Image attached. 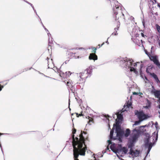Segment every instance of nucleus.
<instances>
[{
  "mask_svg": "<svg viewBox=\"0 0 160 160\" xmlns=\"http://www.w3.org/2000/svg\"><path fill=\"white\" fill-rule=\"evenodd\" d=\"M77 130L75 128L72 129V133L70 138L69 141L72 143L73 147V155L75 160H79L78 157L79 155L85 156V152L87 150L86 146L85 143V138L83 136L82 133V131L81 132V134L75 138L74 134L76 133Z\"/></svg>",
  "mask_w": 160,
  "mask_h": 160,
  "instance_id": "f257e3e1",
  "label": "nucleus"
},
{
  "mask_svg": "<svg viewBox=\"0 0 160 160\" xmlns=\"http://www.w3.org/2000/svg\"><path fill=\"white\" fill-rule=\"evenodd\" d=\"M116 61L119 62L120 66L125 70L131 72H133L136 74H138V72L136 68L133 66L131 65V63L133 61V60L132 58L127 57L118 58Z\"/></svg>",
  "mask_w": 160,
  "mask_h": 160,
  "instance_id": "f03ea898",
  "label": "nucleus"
},
{
  "mask_svg": "<svg viewBox=\"0 0 160 160\" xmlns=\"http://www.w3.org/2000/svg\"><path fill=\"white\" fill-rule=\"evenodd\" d=\"M114 5H113L112 10L113 12V17H115V20H118L119 18L123 22L125 20L124 14L122 12L121 7H120V4L117 1H115Z\"/></svg>",
  "mask_w": 160,
  "mask_h": 160,
  "instance_id": "7ed1b4c3",
  "label": "nucleus"
},
{
  "mask_svg": "<svg viewBox=\"0 0 160 160\" xmlns=\"http://www.w3.org/2000/svg\"><path fill=\"white\" fill-rule=\"evenodd\" d=\"M141 133L139 129L135 128L132 130V136L129 138L128 146H134Z\"/></svg>",
  "mask_w": 160,
  "mask_h": 160,
  "instance_id": "20e7f679",
  "label": "nucleus"
},
{
  "mask_svg": "<svg viewBox=\"0 0 160 160\" xmlns=\"http://www.w3.org/2000/svg\"><path fill=\"white\" fill-rule=\"evenodd\" d=\"M113 128H115L117 139L120 141H122V138L124 137V130L122 128L120 125H118L116 126H113Z\"/></svg>",
  "mask_w": 160,
  "mask_h": 160,
  "instance_id": "39448f33",
  "label": "nucleus"
},
{
  "mask_svg": "<svg viewBox=\"0 0 160 160\" xmlns=\"http://www.w3.org/2000/svg\"><path fill=\"white\" fill-rule=\"evenodd\" d=\"M92 67H89L83 72L79 73V77L82 79H86L88 77H90L92 71Z\"/></svg>",
  "mask_w": 160,
  "mask_h": 160,
  "instance_id": "423d86ee",
  "label": "nucleus"
},
{
  "mask_svg": "<svg viewBox=\"0 0 160 160\" xmlns=\"http://www.w3.org/2000/svg\"><path fill=\"white\" fill-rule=\"evenodd\" d=\"M127 110L122 108L121 110H119L118 112L117 116V119L116 120L115 123L114 124L113 126H116L117 125H120L119 124L121 123L123 119V112Z\"/></svg>",
  "mask_w": 160,
  "mask_h": 160,
  "instance_id": "0eeeda50",
  "label": "nucleus"
},
{
  "mask_svg": "<svg viewBox=\"0 0 160 160\" xmlns=\"http://www.w3.org/2000/svg\"><path fill=\"white\" fill-rule=\"evenodd\" d=\"M158 132H157L156 134L155 135V140L153 143L150 142L144 143V146L145 148H147L148 149H150V150H151L153 145L154 144H155V143L157 142V141L158 140Z\"/></svg>",
  "mask_w": 160,
  "mask_h": 160,
  "instance_id": "6e6552de",
  "label": "nucleus"
},
{
  "mask_svg": "<svg viewBox=\"0 0 160 160\" xmlns=\"http://www.w3.org/2000/svg\"><path fill=\"white\" fill-rule=\"evenodd\" d=\"M153 89L151 91V92L153 94L156 98H160V90H158L154 89V87L152 86Z\"/></svg>",
  "mask_w": 160,
  "mask_h": 160,
  "instance_id": "1a4fd4ad",
  "label": "nucleus"
},
{
  "mask_svg": "<svg viewBox=\"0 0 160 160\" xmlns=\"http://www.w3.org/2000/svg\"><path fill=\"white\" fill-rule=\"evenodd\" d=\"M143 113L142 111H138V110H136L135 112V115L137 116L139 120L142 119V117L143 115Z\"/></svg>",
  "mask_w": 160,
  "mask_h": 160,
  "instance_id": "9d476101",
  "label": "nucleus"
},
{
  "mask_svg": "<svg viewBox=\"0 0 160 160\" xmlns=\"http://www.w3.org/2000/svg\"><path fill=\"white\" fill-rule=\"evenodd\" d=\"M114 129H115V128H113V129L111 130L109 135V139H110L113 140H114L117 139V138H116V137H113V133L114 132Z\"/></svg>",
  "mask_w": 160,
  "mask_h": 160,
  "instance_id": "9b49d317",
  "label": "nucleus"
},
{
  "mask_svg": "<svg viewBox=\"0 0 160 160\" xmlns=\"http://www.w3.org/2000/svg\"><path fill=\"white\" fill-rule=\"evenodd\" d=\"M150 75L155 79L157 83H160V81L159 80L157 76L155 73H150Z\"/></svg>",
  "mask_w": 160,
  "mask_h": 160,
  "instance_id": "f8f14e48",
  "label": "nucleus"
},
{
  "mask_svg": "<svg viewBox=\"0 0 160 160\" xmlns=\"http://www.w3.org/2000/svg\"><path fill=\"white\" fill-rule=\"evenodd\" d=\"M90 60H97L98 59V57L95 54L91 53L89 57Z\"/></svg>",
  "mask_w": 160,
  "mask_h": 160,
  "instance_id": "ddd939ff",
  "label": "nucleus"
},
{
  "mask_svg": "<svg viewBox=\"0 0 160 160\" xmlns=\"http://www.w3.org/2000/svg\"><path fill=\"white\" fill-rule=\"evenodd\" d=\"M146 136L147 138H145L144 139V143H150V135L148 133H145Z\"/></svg>",
  "mask_w": 160,
  "mask_h": 160,
  "instance_id": "4468645a",
  "label": "nucleus"
},
{
  "mask_svg": "<svg viewBox=\"0 0 160 160\" xmlns=\"http://www.w3.org/2000/svg\"><path fill=\"white\" fill-rule=\"evenodd\" d=\"M130 133V130L129 129L127 128L126 130L125 131H124V137H128Z\"/></svg>",
  "mask_w": 160,
  "mask_h": 160,
  "instance_id": "2eb2a0df",
  "label": "nucleus"
},
{
  "mask_svg": "<svg viewBox=\"0 0 160 160\" xmlns=\"http://www.w3.org/2000/svg\"><path fill=\"white\" fill-rule=\"evenodd\" d=\"M128 148L130 149L129 152H128V154L130 155H133V147L134 146H128Z\"/></svg>",
  "mask_w": 160,
  "mask_h": 160,
  "instance_id": "dca6fc26",
  "label": "nucleus"
},
{
  "mask_svg": "<svg viewBox=\"0 0 160 160\" xmlns=\"http://www.w3.org/2000/svg\"><path fill=\"white\" fill-rule=\"evenodd\" d=\"M119 151L121 152L122 151L125 154H126L127 153L128 151V149L127 148L124 147H122V149L120 150Z\"/></svg>",
  "mask_w": 160,
  "mask_h": 160,
  "instance_id": "f3484780",
  "label": "nucleus"
},
{
  "mask_svg": "<svg viewBox=\"0 0 160 160\" xmlns=\"http://www.w3.org/2000/svg\"><path fill=\"white\" fill-rule=\"evenodd\" d=\"M153 58L154 59L153 62L154 63L158 66H160V63L158 60L155 57Z\"/></svg>",
  "mask_w": 160,
  "mask_h": 160,
  "instance_id": "a211bd4d",
  "label": "nucleus"
},
{
  "mask_svg": "<svg viewBox=\"0 0 160 160\" xmlns=\"http://www.w3.org/2000/svg\"><path fill=\"white\" fill-rule=\"evenodd\" d=\"M140 153V151L138 150H135V152H133V155L135 157H137L139 156Z\"/></svg>",
  "mask_w": 160,
  "mask_h": 160,
  "instance_id": "6ab92c4d",
  "label": "nucleus"
},
{
  "mask_svg": "<svg viewBox=\"0 0 160 160\" xmlns=\"http://www.w3.org/2000/svg\"><path fill=\"white\" fill-rule=\"evenodd\" d=\"M66 84L68 88L72 90L71 88L73 87V86L72 85L71 82H70V81L67 82Z\"/></svg>",
  "mask_w": 160,
  "mask_h": 160,
  "instance_id": "aec40b11",
  "label": "nucleus"
},
{
  "mask_svg": "<svg viewBox=\"0 0 160 160\" xmlns=\"http://www.w3.org/2000/svg\"><path fill=\"white\" fill-rule=\"evenodd\" d=\"M150 67V66H149L148 67H147L146 68V72L147 73L149 74L150 75V73H152L150 72L149 71L152 70V67H151V68H149Z\"/></svg>",
  "mask_w": 160,
  "mask_h": 160,
  "instance_id": "412c9836",
  "label": "nucleus"
},
{
  "mask_svg": "<svg viewBox=\"0 0 160 160\" xmlns=\"http://www.w3.org/2000/svg\"><path fill=\"white\" fill-rule=\"evenodd\" d=\"M134 61L132 62L131 63V65L133 66L134 67H136L138 64H139L140 62H134Z\"/></svg>",
  "mask_w": 160,
  "mask_h": 160,
  "instance_id": "4be33fe9",
  "label": "nucleus"
},
{
  "mask_svg": "<svg viewBox=\"0 0 160 160\" xmlns=\"http://www.w3.org/2000/svg\"><path fill=\"white\" fill-rule=\"evenodd\" d=\"M120 26V22H119V21H118V23L117 24V28H114V30L115 31H117V30H118L119 27Z\"/></svg>",
  "mask_w": 160,
  "mask_h": 160,
  "instance_id": "5701e85b",
  "label": "nucleus"
},
{
  "mask_svg": "<svg viewBox=\"0 0 160 160\" xmlns=\"http://www.w3.org/2000/svg\"><path fill=\"white\" fill-rule=\"evenodd\" d=\"M111 144V145L110 146V148L111 147V148L112 150L113 149L116 148L115 146V144L113 142Z\"/></svg>",
  "mask_w": 160,
  "mask_h": 160,
  "instance_id": "b1692460",
  "label": "nucleus"
},
{
  "mask_svg": "<svg viewBox=\"0 0 160 160\" xmlns=\"http://www.w3.org/2000/svg\"><path fill=\"white\" fill-rule=\"evenodd\" d=\"M110 149L114 153H115V154L117 153H119L120 152H119V151H118V149L117 148H116L114 149H113L112 150L111 148H110Z\"/></svg>",
  "mask_w": 160,
  "mask_h": 160,
  "instance_id": "393cba45",
  "label": "nucleus"
},
{
  "mask_svg": "<svg viewBox=\"0 0 160 160\" xmlns=\"http://www.w3.org/2000/svg\"><path fill=\"white\" fill-rule=\"evenodd\" d=\"M149 117L148 115L145 114L143 113V115L142 117V119L143 120H144L148 119Z\"/></svg>",
  "mask_w": 160,
  "mask_h": 160,
  "instance_id": "a878e982",
  "label": "nucleus"
},
{
  "mask_svg": "<svg viewBox=\"0 0 160 160\" xmlns=\"http://www.w3.org/2000/svg\"><path fill=\"white\" fill-rule=\"evenodd\" d=\"M122 146L121 144H119L118 145V147L117 149H118V151H119V152H120L119 151L120 150L122 149Z\"/></svg>",
  "mask_w": 160,
  "mask_h": 160,
  "instance_id": "bb28decb",
  "label": "nucleus"
},
{
  "mask_svg": "<svg viewBox=\"0 0 160 160\" xmlns=\"http://www.w3.org/2000/svg\"><path fill=\"white\" fill-rule=\"evenodd\" d=\"M88 118V119L89 120L88 121V123H89L90 122H93V119L91 117L89 116H88V117H86V118Z\"/></svg>",
  "mask_w": 160,
  "mask_h": 160,
  "instance_id": "cd10ccee",
  "label": "nucleus"
},
{
  "mask_svg": "<svg viewBox=\"0 0 160 160\" xmlns=\"http://www.w3.org/2000/svg\"><path fill=\"white\" fill-rule=\"evenodd\" d=\"M140 75L141 78H142L144 79L143 77L144 76V74L142 72V70H141V69L140 70Z\"/></svg>",
  "mask_w": 160,
  "mask_h": 160,
  "instance_id": "c85d7f7f",
  "label": "nucleus"
},
{
  "mask_svg": "<svg viewBox=\"0 0 160 160\" xmlns=\"http://www.w3.org/2000/svg\"><path fill=\"white\" fill-rule=\"evenodd\" d=\"M142 120L141 121H136L134 122V124L133 125V126L134 125H138Z\"/></svg>",
  "mask_w": 160,
  "mask_h": 160,
  "instance_id": "c756f323",
  "label": "nucleus"
},
{
  "mask_svg": "<svg viewBox=\"0 0 160 160\" xmlns=\"http://www.w3.org/2000/svg\"><path fill=\"white\" fill-rule=\"evenodd\" d=\"M147 126V125H143V126H140V127H137V129H139L140 130V129H142V128H144L145 127H146ZM140 131H141V130H140Z\"/></svg>",
  "mask_w": 160,
  "mask_h": 160,
  "instance_id": "7c9ffc66",
  "label": "nucleus"
},
{
  "mask_svg": "<svg viewBox=\"0 0 160 160\" xmlns=\"http://www.w3.org/2000/svg\"><path fill=\"white\" fill-rule=\"evenodd\" d=\"M91 49L92 50V52L95 53L96 52V50L97 49V48H95L94 47H92Z\"/></svg>",
  "mask_w": 160,
  "mask_h": 160,
  "instance_id": "2f4dec72",
  "label": "nucleus"
},
{
  "mask_svg": "<svg viewBox=\"0 0 160 160\" xmlns=\"http://www.w3.org/2000/svg\"><path fill=\"white\" fill-rule=\"evenodd\" d=\"M155 128H156V130L157 131L158 130V122H155Z\"/></svg>",
  "mask_w": 160,
  "mask_h": 160,
  "instance_id": "473e14b6",
  "label": "nucleus"
},
{
  "mask_svg": "<svg viewBox=\"0 0 160 160\" xmlns=\"http://www.w3.org/2000/svg\"><path fill=\"white\" fill-rule=\"evenodd\" d=\"M34 69V70H35V71H37V72H38V73H39V74H41V75H43L44 76H45V77H48V78H49L48 76H47L45 75H44V74H43V73H41V72H40L39 71H37V70H36V69Z\"/></svg>",
  "mask_w": 160,
  "mask_h": 160,
  "instance_id": "72a5a7b5",
  "label": "nucleus"
},
{
  "mask_svg": "<svg viewBox=\"0 0 160 160\" xmlns=\"http://www.w3.org/2000/svg\"><path fill=\"white\" fill-rule=\"evenodd\" d=\"M53 68H54V69H53L55 71V72H56V71L55 70L56 69L57 72L58 73H59V71H60V70H59V69H58V68H57L56 67V68L54 67Z\"/></svg>",
  "mask_w": 160,
  "mask_h": 160,
  "instance_id": "f704fd0d",
  "label": "nucleus"
},
{
  "mask_svg": "<svg viewBox=\"0 0 160 160\" xmlns=\"http://www.w3.org/2000/svg\"><path fill=\"white\" fill-rule=\"evenodd\" d=\"M156 28L157 31L159 32H160V26L158 25H156Z\"/></svg>",
  "mask_w": 160,
  "mask_h": 160,
  "instance_id": "c9c22d12",
  "label": "nucleus"
},
{
  "mask_svg": "<svg viewBox=\"0 0 160 160\" xmlns=\"http://www.w3.org/2000/svg\"><path fill=\"white\" fill-rule=\"evenodd\" d=\"M105 44V42H103L102 44L100 45V44H98V47H97L96 48H97V49H99V48L101 47L104 44Z\"/></svg>",
  "mask_w": 160,
  "mask_h": 160,
  "instance_id": "e433bc0d",
  "label": "nucleus"
},
{
  "mask_svg": "<svg viewBox=\"0 0 160 160\" xmlns=\"http://www.w3.org/2000/svg\"><path fill=\"white\" fill-rule=\"evenodd\" d=\"M112 139H109V140H108V144H109V145H110V144H112V143H113V142H112Z\"/></svg>",
  "mask_w": 160,
  "mask_h": 160,
  "instance_id": "4c0bfd02",
  "label": "nucleus"
},
{
  "mask_svg": "<svg viewBox=\"0 0 160 160\" xmlns=\"http://www.w3.org/2000/svg\"><path fill=\"white\" fill-rule=\"evenodd\" d=\"M41 23L42 27L44 28V29L47 32H48V30L45 28L42 22H41Z\"/></svg>",
  "mask_w": 160,
  "mask_h": 160,
  "instance_id": "58836bf2",
  "label": "nucleus"
},
{
  "mask_svg": "<svg viewBox=\"0 0 160 160\" xmlns=\"http://www.w3.org/2000/svg\"><path fill=\"white\" fill-rule=\"evenodd\" d=\"M150 150H150V149H148V150H147V152H146V157H147L149 153Z\"/></svg>",
  "mask_w": 160,
  "mask_h": 160,
  "instance_id": "ea45409f",
  "label": "nucleus"
},
{
  "mask_svg": "<svg viewBox=\"0 0 160 160\" xmlns=\"http://www.w3.org/2000/svg\"><path fill=\"white\" fill-rule=\"evenodd\" d=\"M116 154L118 158L119 159L121 160V159H122V158H120V157H122V156H120L117 153Z\"/></svg>",
  "mask_w": 160,
  "mask_h": 160,
  "instance_id": "a19ab883",
  "label": "nucleus"
},
{
  "mask_svg": "<svg viewBox=\"0 0 160 160\" xmlns=\"http://www.w3.org/2000/svg\"><path fill=\"white\" fill-rule=\"evenodd\" d=\"M65 73L67 75H68V74H69V73H70V75H71L72 73L70 72H65Z\"/></svg>",
  "mask_w": 160,
  "mask_h": 160,
  "instance_id": "79ce46f5",
  "label": "nucleus"
},
{
  "mask_svg": "<svg viewBox=\"0 0 160 160\" xmlns=\"http://www.w3.org/2000/svg\"><path fill=\"white\" fill-rule=\"evenodd\" d=\"M142 23L143 24V26H144V27H145V23L144 20L142 21Z\"/></svg>",
  "mask_w": 160,
  "mask_h": 160,
  "instance_id": "37998d69",
  "label": "nucleus"
},
{
  "mask_svg": "<svg viewBox=\"0 0 160 160\" xmlns=\"http://www.w3.org/2000/svg\"><path fill=\"white\" fill-rule=\"evenodd\" d=\"M146 54L148 56H149V55H150L149 53L147 51H145Z\"/></svg>",
  "mask_w": 160,
  "mask_h": 160,
  "instance_id": "c03bdc74",
  "label": "nucleus"
},
{
  "mask_svg": "<svg viewBox=\"0 0 160 160\" xmlns=\"http://www.w3.org/2000/svg\"><path fill=\"white\" fill-rule=\"evenodd\" d=\"M144 78L145 80H146L147 81H149V80H148V78H147V77H146V76H144Z\"/></svg>",
  "mask_w": 160,
  "mask_h": 160,
  "instance_id": "a18cd8bd",
  "label": "nucleus"
},
{
  "mask_svg": "<svg viewBox=\"0 0 160 160\" xmlns=\"http://www.w3.org/2000/svg\"><path fill=\"white\" fill-rule=\"evenodd\" d=\"M140 69H141L142 70V68L143 67V64H141L140 65Z\"/></svg>",
  "mask_w": 160,
  "mask_h": 160,
  "instance_id": "49530a36",
  "label": "nucleus"
},
{
  "mask_svg": "<svg viewBox=\"0 0 160 160\" xmlns=\"http://www.w3.org/2000/svg\"><path fill=\"white\" fill-rule=\"evenodd\" d=\"M141 35L143 37H144V36H145V35H144V34L142 32H141Z\"/></svg>",
  "mask_w": 160,
  "mask_h": 160,
  "instance_id": "de8ad7c7",
  "label": "nucleus"
},
{
  "mask_svg": "<svg viewBox=\"0 0 160 160\" xmlns=\"http://www.w3.org/2000/svg\"><path fill=\"white\" fill-rule=\"evenodd\" d=\"M114 33L115 35H117L118 34V33L117 32V31H116V32H114Z\"/></svg>",
  "mask_w": 160,
  "mask_h": 160,
  "instance_id": "09e8293b",
  "label": "nucleus"
},
{
  "mask_svg": "<svg viewBox=\"0 0 160 160\" xmlns=\"http://www.w3.org/2000/svg\"><path fill=\"white\" fill-rule=\"evenodd\" d=\"M75 53H72V55H73V54H74V56H73L75 58H77L75 56Z\"/></svg>",
  "mask_w": 160,
  "mask_h": 160,
  "instance_id": "8fccbe9b",
  "label": "nucleus"
},
{
  "mask_svg": "<svg viewBox=\"0 0 160 160\" xmlns=\"http://www.w3.org/2000/svg\"><path fill=\"white\" fill-rule=\"evenodd\" d=\"M130 106V105L129 104H127V108H129V107Z\"/></svg>",
  "mask_w": 160,
  "mask_h": 160,
  "instance_id": "3c124183",
  "label": "nucleus"
},
{
  "mask_svg": "<svg viewBox=\"0 0 160 160\" xmlns=\"http://www.w3.org/2000/svg\"><path fill=\"white\" fill-rule=\"evenodd\" d=\"M115 115H117L118 113H115L114 114H113L112 116H113V117L114 118V116H115Z\"/></svg>",
  "mask_w": 160,
  "mask_h": 160,
  "instance_id": "603ef678",
  "label": "nucleus"
},
{
  "mask_svg": "<svg viewBox=\"0 0 160 160\" xmlns=\"http://www.w3.org/2000/svg\"><path fill=\"white\" fill-rule=\"evenodd\" d=\"M133 95H138V93L136 92H133Z\"/></svg>",
  "mask_w": 160,
  "mask_h": 160,
  "instance_id": "864d4df0",
  "label": "nucleus"
},
{
  "mask_svg": "<svg viewBox=\"0 0 160 160\" xmlns=\"http://www.w3.org/2000/svg\"><path fill=\"white\" fill-rule=\"evenodd\" d=\"M109 38V37L108 38V39ZM106 43H107L108 44H109V42H108V40H107V41L105 42Z\"/></svg>",
  "mask_w": 160,
  "mask_h": 160,
  "instance_id": "5fc2aeb1",
  "label": "nucleus"
},
{
  "mask_svg": "<svg viewBox=\"0 0 160 160\" xmlns=\"http://www.w3.org/2000/svg\"><path fill=\"white\" fill-rule=\"evenodd\" d=\"M100 156H98V157H102L103 156V155L102 154H100Z\"/></svg>",
  "mask_w": 160,
  "mask_h": 160,
  "instance_id": "6e6d98bb",
  "label": "nucleus"
},
{
  "mask_svg": "<svg viewBox=\"0 0 160 160\" xmlns=\"http://www.w3.org/2000/svg\"><path fill=\"white\" fill-rule=\"evenodd\" d=\"M34 12L36 13V15L38 16L39 18V16L37 14L36 10L35 9V10H34Z\"/></svg>",
  "mask_w": 160,
  "mask_h": 160,
  "instance_id": "4d7b16f0",
  "label": "nucleus"
},
{
  "mask_svg": "<svg viewBox=\"0 0 160 160\" xmlns=\"http://www.w3.org/2000/svg\"><path fill=\"white\" fill-rule=\"evenodd\" d=\"M24 2H26L27 3H28H28H29V2H28L26 1V0H23Z\"/></svg>",
  "mask_w": 160,
  "mask_h": 160,
  "instance_id": "13d9d810",
  "label": "nucleus"
},
{
  "mask_svg": "<svg viewBox=\"0 0 160 160\" xmlns=\"http://www.w3.org/2000/svg\"><path fill=\"white\" fill-rule=\"evenodd\" d=\"M158 6L160 8V3H158Z\"/></svg>",
  "mask_w": 160,
  "mask_h": 160,
  "instance_id": "bf43d9fd",
  "label": "nucleus"
},
{
  "mask_svg": "<svg viewBox=\"0 0 160 160\" xmlns=\"http://www.w3.org/2000/svg\"><path fill=\"white\" fill-rule=\"evenodd\" d=\"M157 108L160 109V105H158V106H157Z\"/></svg>",
  "mask_w": 160,
  "mask_h": 160,
  "instance_id": "052dcab7",
  "label": "nucleus"
},
{
  "mask_svg": "<svg viewBox=\"0 0 160 160\" xmlns=\"http://www.w3.org/2000/svg\"><path fill=\"white\" fill-rule=\"evenodd\" d=\"M134 19V18L133 17H132H132H131V19L132 20H133Z\"/></svg>",
  "mask_w": 160,
  "mask_h": 160,
  "instance_id": "680f3d73",
  "label": "nucleus"
},
{
  "mask_svg": "<svg viewBox=\"0 0 160 160\" xmlns=\"http://www.w3.org/2000/svg\"><path fill=\"white\" fill-rule=\"evenodd\" d=\"M28 4L30 5L31 6H32L33 5L30 2L28 3Z\"/></svg>",
  "mask_w": 160,
  "mask_h": 160,
  "instance_id": "e2e57ef3",
  "label": "nucleus"
},
{
  "mask_svg": "<svg viewBox=\"0 0 160 160\" xmlns=\"http://www.w3.org/2000/svg\"><path fill=\"white\" fill-rule=\"evenodd\" d=\"M147 157H146V156H145V157H144V159L143 160H146V158H147Z\"/></svg>",
  "mask_w": 160,
  "mask_h": 160,
  "instance_id": "0e129e2a",
  "label": "nucleus"
},
{
  "mask_svg": "<svg viewBox=\"0 0 160 160\" xmlns=\"http://www.w3.org/2000/svg\"><path fill=\"white\" fill-rule=\"evenodd\" d=\"M158 102L160 104V99H159L158 100Z\"/></svg>",
  "mask_w": 160,
  "mask_h": 160,
  "instance_id": "69168bd1",
  "label": "nucleus"
},
{
  "mask_svg": "<svg viewBox=\"0 0 160 160\" xmlns=\"http://www.w3.org/2000/svg\"><path fill=\"white\" fill-rule=\"evenodd\" d=\"M32 7V8L33 9V10H35V9H34V6L32 5V6H31Z\"/></svg>",
  "mask_w": 160,
  "mask_h": 160,
  "instance_id": "338daca9",
  "label": "nucleus"
},
{
  "mask_svg": "<svg viewBox=\"0 0 160 160\" xmlns=\"http://www.w3.org/2000/svg\"><path fill=\"white\" fill-rule=\"evenodd\" d=\"M106 152V151H102V153L104 154V153H105Z\"/></svg>",
  "mask_w": 160,
  "mask_h": 160,
  "instance_id": "774afa93",
  "label": "nucleus"
}]
</instances>
